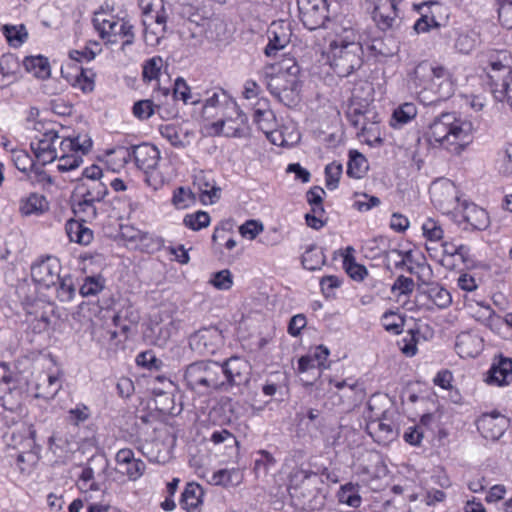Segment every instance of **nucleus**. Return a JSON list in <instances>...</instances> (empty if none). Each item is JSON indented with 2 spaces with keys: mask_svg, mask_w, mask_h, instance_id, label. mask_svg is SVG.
<instances>
[{
  "mask_svg": "<svg viewBox=\"0 0 512 512\" xmlns=\"http://www.w3.org/2000/svg\"><path fill=\"white\" fill-rule=\"evenodd\" d=\"M410 90L424 105H432L449 99L455 91L450 72L443 66L428 61L420 62L410 74Z\"/></svg>",
  "mask_w": 512,
  "mask_h": 512,
  "instance_id": "nucleus-1",
  "label": "nucleus"
},
{
  "mask_svg": "<svg viewBox=\"0 0 512 512\" xmlns=\"http://www.w3.org/2000/svg\"><path fill=\"white\" fill-rule=\"evenodd\" d=\"M473 124L456 113L445 112L429 125L425 138L433 147L460 154L472 142Z\"/></svg>",
  "mask_w": 512,
  "mask_h": 512,
  "instance_id": "nucleus-2",
  "label": "nucleus"
},
{
  "mask_svg": "<svg viewBox=\"0 0 512 512\" xmlns=\"http://www.w3.org/2000/svg\"><path fill=\"white\" fill-rule=\"evenodd\" d=\"M336 38L329 45L328 59L334 72L347 77L363 64L360 34L352 26L334 28Z\"/></svg>",
  "mask_w": 512,
  "mask_h": 512,
  "instance_id": "nucleus-3",
  "label": "nucleus"
},
{
  "mask_svg": "<svg viewBox=\"0 0 512 512\" xmlns=\"http://www.w3.org/2000/svg\"><path fill=\"white\" fill-rule=\"evenodd\" d=\"M299 66L293 63L286 65L285 61L278 65L266 66L263 77L269 92L285 106H295L299 101L300 82L298 79Z\"/></svg>",
  "mask_w": 512,
  "mask_h": 512,
  "instance_id": "nucleus-4",
  "label": "nucleus"
},
{
  "mask_svg": "<svg viewBox=\"0 0 512 512\" xmlns=\"http://www.w3.org/2000/svg\"><path fill=\"white\" fill-rule=\"evenodd\" d=\"M222 367L215 361H197L189 364L184 373L188 388L200 394L223 389Z\"/></svg>",
  "mask_w": 512,
  "mask_h": 512,
  "instance_id": "nucleus-5",
  "label": "nucleus"
},
{
  "mask_svg": "<svg viewBox=\"0 0 512 512\" xmlns=\"http://www.w3.org/2000/svg\"><path fill=\"white\" fill-rule=\"evenodd\" d=\"M66 141L69 142V152H66V172L78 168L83 162V156L92 148V139L87 131V123L77 121L76 127L66 125Z\"/></svg>",
  "mask_w": 512,
  "mask_h": 512,
  "instance_id": "nucleus-6",
  "label": "nucleus"
},
{
  "mask_svg": "<svg viewBox=\"0 0 512 512\" xmlns=\"http://www.w3.org/2000/svg\"><path fill=\"white\" fill-rule=\"evenodd\" d=\"M300 19L309 30L324 27L329 18L327 0H297Z\"/></svg>",
  "mask_w": 512,
  "mask_h": 512,
  "instance_id": "nucleus-7",
  "label": "nucleus"
},
{
  "mask_svg": "<svg viewBox=\"0 0 512 512\" xmlns=\"http://www.w3.org/2000/svg\"><path fill=\"white\" fill-rule=\"evenodd\" d=\"M61 270L62 266L59 259L49 256L32 265L31 276L35 282L45 287L58 285L60 290H64V278L60 275Z\"/></svg>",
  "mask_w": 512,
  "mask_h": 512,
  "instance_id": "nucleus-8",
  "label": "nucleus"
},
{
  "mask_svg": "<svg viewBox=\"0 0 512 512\" xmlns=\"http://www.w3.org/2000/svg\"><path fill=\"white\" fill-rule=\"evenodd\" d=\"M189 345L200 355H213L223 345L222 332L215 326L201 328L189 337Z\"/></svg>",
  "mask_w": 512,
  "mask_h": 512,
  "instance_id": "nucleus-9",
  "label": "nucleus"
},
{
  "mask_svg": "<svg viewBox=\"0 0 512 512\" xmlns=\"http://www.w3.org/2000/svg\"><path fill=\"white\" fill-rule=\"evenodd\" d=\"M222 367V378L224 391L234 385H242L249 381L251 366L248 361L240 357H231L226 360Z\"/></svg>",
  "mask_w": 512,
  "mask_h": 512,
  "instance_id": "nucleus-10",
  "label": "nucleus"
},
{
  "mask_svg": "<svg viewBox=\"0 0 512 512\" xmlns=\"http://www.w3.org/2000/svg\"><path fill=\"white\" fill-rule=\"evenodd\" d=\"M34 135L30 147L33 151L36 162L41 166L51 163L57 157L54 142L59 139L57 131L46 129L43 133Z\"/></svg>",
  "mask_w": 512,
  "mask_h": 512,
  "instance_id": "nucleus-11",
  "label": "nucleus"
},
{
  "mask_svg": "<svg viewBox=\"0 0 512 512\" xmlns=\"http://www.w3.org/2000/svg\"><path fill=\"white\" fill-rule=\"evenodd\" d=\"M399 0H375L372 17L382 31L398 29L401 24L398 5Z\"/></svg>",
  "mask_w": 512,
  "mask_h": 512,
  "instance_id": "nucleus-12",
  "label": "nucleus"
},
{
  "mask_svg": "<svg viewBox=\"0 0 512 512\" xmlns=\"http://www.w3.org/2000/svg\"><path fill=\"white\" fill-rule=\"evenodd\" d=\"M420 18L415 22L413 29L417 34L429 32L433 28H440L445 25L447 15L444 8L437 2L423 4L419 7Z\"/></svg>",
  "mask_w": 512,
  "mask_h": 512,
  "instance_id": "nucleus-13",
  "label": "nucleus"
},
{
  "mask_svg": "<svg viewBox=\"0 0 512 512\" xmlns=\"http://www.w3.org/2000/svg\"><path fill=\"white\" fill-rule=\"evenodd\" d=\"M126 156L133 158L136 166L148 173L157 167L160 160V151L152 144L142 143L127 149L126 155L123 156L124 161H126Z\"/></svg>",
  "mask_w": 512,
  "mask_h": 512,
  "instance_id": "nucleus-14",
  "label": "nucleus"
},
{
  "mask_svg": "<svg viewBox=\"0 0 512 512\" xmlns=\"http://www.w3.org/2000/svg\"><path fill=\"white\" fill-rule=\"evenodd\" d=\"M373 401L374 399L371 398L368 402L369 412L367 414L368 422L366 429L378 443L389 442L396 437L397 433L392 424L384 422L385 412L373 414Z\"/></svg>",
  "mask_w": 512,
  "mask_h": 512,
  "instance_id": "nucleus-15",
  "label": "nucleus"
},
{
  "mask_svg": "<svg viewBox=\"0 0 512 512\" xmlns=\"http://www.w3.org/2000/svg\"><path fill=\"white\" fill-rule=\"evenodd\" d=\"M509 424L510 421L506 416L498 412H492L483 414L477 420V429L484 438L495 441L504 434Z\"/></svg>",
  "mask_w": 512,
  "mask_h": 512,
  "instance_id": "nucleus-16",
  "label": "nucleus"
},
{
  "mask_svg": "<svg viewBox=\"0 0 512 512\" xmlns=\"http://www.w3.org/2000/svg\"><path fill=\"white\" fill-rule=\"evenodd\" d=\"M159 130L162 137L169 141L173 147L178 149L188 147L195 138L194 131L172 124L162 125Z\"/></svg>",
  "mask_w": 512,
  "mask_h": 512,
  "instance_id": "nucleus-17",
  "label": "nucleus"
},
{
  "mask_svg": "<svg viewBox=\"0 0 512 512\" xmlns=\"http://www.w3.org/2000/svg\"><path fill=\"white\" fill-rule=\"evenodd\" d=\"M236 110L238 107L233 105ZM247 123V117L241 111H237L235 119H221L212 124L216 134H224L227 137H242L244 135V126Z\"/></svg>",
  "mask_w": 512,
  "mask_h": 512,
  "instance_id": "nucleus-18",
  "label": "nucleus"
},
{
  "mask_svg": "<svg viewBox=\"0 0 512 512\" xmlns=\"http://www.w3.org/2000/svg\"><path fill=\"white\" fill-rule=\"evenodd\" d=\"M320 484H322L320 476L313 471L300 468L290 474L289 488L295 491L300 489L312 493Z\"/></svg>",
  "mask_w": 512,
  "mask_h": 512,
  "instance_id": "nucleus-19",
  "label": "nucleus"
},
{
  "mask_svg": "<svg viewBox=\"0 0 512 512\" xmlns=\"http://www.w3.org/2000/svg\"><path fill=\"white\" fill-rule=\"evenodd\" d=\"M512 381V359L500 356L488 372L486 382L490 385L505 386Z\"/></svg>",
  "mask_w": 512,
  "mask_h": 512,
  "instance_id": "nucleus-20",
  "label": "nucleus"
},
{
  "mask_svg": "<svg viewBox=\"0 0 512 512\" xmlns=\"http://www.w3.org/2000/svg\"><path fill=\"white\" fill-rule=\"evenodd\" d=\"M121 22L116 20L112 15L105 12H96L93 17V25L99 32L102 39H107L111 43L117 42V32L121 26Z\"/></svg>",
  "mask_w": 512,
  "mask_h": 512,
  "instance_id": "nucleus-21",
  "label": "nucleus"
},
{
  "mask_svg": "<svg viewBox=\"0 0 512 512\" xmlns=\"http://www.w3.org/2000/svg\"><path fill=\"white\" fill-rule=\"evenodd\" d=\"M483 348V340L476 334L462 332L456 337L455 349L462 358L476 357Z\"/></svg>",
  "mask_w": 512,
  "mask_h": 512,
  "instance_id": "nucleus-22",
  "label": "nucleus"
},
{
  "mask_svg": "<svg viewBox=\"0 0 512 512\" xmlns=\"http://www.w3.org/2000/svg\"><path fill=\"white\" fill-rule=\"evenodd\" d=\"M194 187L197 188L200 201L204 204H213L220 198L221 189L216 186L214 180H210L203 173L195 177Z\"/></svg>",
  "mask_w": 512,
  "mask_h": 512,
  "instance_id": "nucleus-23",
  "label": "nucleus"
},
{
  "mask_svg": "<svg viewBox=\"0 0 512 512\" xmlns=\"http://www.w3.org/2000/svg\"><path fill=\"white\" fill-rule=\"evenodd\" d=\"M432 201L440 209L449 210L457 201L454 187L449 182L434 183L430 190Z\"/></svg>",
  "mask_w": 512,
  "mask_h": 512,
  "instance_id": "nucleus-24",
  "label": "nucleus"
},
{
  "mask_svg": "<svg viewBox=\"0 0 512 512\" xmlns=\"http://www.w3.org/2000/svg\"><path fill=\"white\" fill-rule=\"evenodd\" d=\"M269 42L264 49L266 56L271 57L285 48L289 43V34L285 31L281 24L272 23L268 30Z\"/></svg>",
  "mask_w": 512,
  "mask_h": 512,
  "instance_id": "nucleus-25",
  "label": "nucleus"
},
{
  "mask_svg": "<svg viewBox=\"0 0 512 512\" xmlns=\"http://www.w3.org/2000/svg\"><path fill=\"white\" fill-rule=\"evenodd\" d=\"M462 217L472 230H484L489 226L487 212L473 203L464 204Z\"/></svg>",
  "mask_w": 512,
  "mask_h": 512,
  "instance_id": "nucleus-26",
  "label": "nucleus"
},
{
  "mask_svg": "<svg viewBox=\"0 0 512 512\" xmlns=\"http://www.w3.org/2000/svg\"><path fill=\"white\" fill-rule=\"evenodd\" d=\"M83 221L70 219L66 223V235L70 242L88 245L93 240V231L85 226Z\"/></svg>",
  "mask_w": 512,
  "mask_h": 512,
  "instance_id": "nucleus-27",
  "label": "nucleus"
},
{
  "mask_svg": "<svg viewBox=\"0 0 512 512\" xmlns=\"http://www.w3.org/2000/svg\"><path fill=\"white\" fill-rule=\"evenodd\" d=\"M203 489L199 484L186 485L180 500V505L187 512L196 510L202 503Z\"/></svg>",
  "mask_w": 512,
  "mask_h": 512,
  "instance_id": "nucleus-28",
  "label": "nucleus"
},
{
  "mask_svg": "<svg viewBox=\"0 0 512 512\" xmlns=\"http://www.w3.org/2000/svg\"><path fill=\"white\" fill-rule=\"evenodd\" d=\"M511 73V57L507 52H502L490 60L489 78L490 74H494L496 81L501 82L503 78L512 76Z\"/></svg>",
  "mask_w": 512,
  "mask_h": 512,
  "instance_id": "nucleus-29",
  "label": "nucleus"
},
{
  "mask_svg": "<svg viewBox=\"0 0 512 512\" xmlns=\"http://www.w3.org/2000/svg\"><path fill=\"white\" fill-rule=\"evenodd\" d=\"M495 78L496 75L490 74V86L494 98L499 102H507L510 106L512 102V76L503 78L501 82H497Z\"/></svg>",
  "mask_w": 512,
  "mask_h": 512,
  "instance_id": "nucleus-30",
  "label": "nucleus"
},
{
  "mask_svg": "<svg viewBox=\"0 0 512 512\" xmlns=\"http://www.w3.org/2000/svg\"><path fill=\"white\" fill-rule=\"evenodd\" d=\"M424 293L428 299L432 301V303L439 309H445L452 303L450 292L437 283L430 284Z\"/></svg>",
  "mask_w": 512,
  "mask_h": 512,
  "instance_id": "nucleus-31",
  "label": "nucleus"
},
{
  "mask_svg": "<svg viewBox=\"0 0 512 512\" xmlns=\"http://www.w3.org/2000/svg\"><path fill=\"white\" fill-rule=\"evenodd\" d=\"M172 326V322L168 324L154 323L147 329L145 336L150 339L151 343L164 346L172 335Z\"/></svg>",
  "mask_w": 512,
  "mask_h": 512,
  "instance_id": "nucleus-32",
  "label": "nucleus"
},
{
  "mask_svg": "<svg viewBox=\"0 0 512 512\" xmlns=\"http://www.w3.org/2000/svg\"><path fill=\"white\" fill-rule=\"evenodd\" d=\"M243 474L240 469H221L212 475V482L221 486H237L242 482Z\"/></svg>",
  "mask_w": 512,
  "mask_h": 512,
  "instance_id": "nucleus-33",
  "label": "nucleus"
},
{
  "mask_svg": "<svg viewBox=\"0 0 512 512\" xmlns=\"http://www.w3.org/2000/svg\"><path fill=\"white\" fill-rule=\"evenodd\" d=\"M173 98L182 100L185 104L196 105L201 102L199 94H193L186 81L179 77L175 80L173 87Z\"/></svg>",
  "mask_w": 512,
  "mask_h": 512,
  "instance_id": "nucleus-34",
  "label": "nucleus"
},
{
  "mask_svg": "<svg viewBox=\"0 0 512 512\" xmlns=\"http://www.w3.org/2000/svg\"><path fill=\"white\" fill-rule=\"evenodd\" d=\"M47 208V201L42 195L32 193L21 201L20 211L23 215L40 214Z\"/></svg>",
  "mask_w": 512,
  "mask_h": 512,
  "instance_id": "nucleus-35",
  "label": "nucleus"
},
{
  "mask_svg": "<svg viewBox=\"0 0 512 512\" xmlns=\"http://www.w3.org/2000/svg\"><path fill=\"white\" fill-rule=\"evenodd\" d=\"M368 114L369 111L364 107L352 103L347 111V118L351 125L364 134L368 131Z\"/></svg>",
  "mask_w": 512,
  "mask_h": 512,
  "instance_id": "nucleus-36",
  "label": "nucleus"
},
{
  "mask_svg": "<svg viewBox=\"0 0 512 512\" xmlns=\"http://www.w3.org/2000/svg\"><path fill=\"white\" fill-rule=\"evenodd\" d=\"M416 115V106L413 103H404L393 112L391 125L394 128L401 127L414 119Z\"/></svg>",
  "mask_w": 512,
  "mask_h": 512,
  "instance_id": "nucleus-37",
  "label": "nucleus"
},
{
  "mask_svg": "<svg viewBox=\"0 0 512 512\" xmlns=\"http://www.w3.org/2000/svg\"><path fill=\"white\" fill-rule=\"evenodd\" d=\"M367 160L366 158L357 151H350L349 161L347 164V174L349 177L359 179L367 171Z\"/></svg>",
  "mask_w": 512,
  "mask_h": 512,
  "instance_id": "nucleus-38",
  "label": "nucleus"
},
{
  "mask_svg": "<svg viewBox=\"0 0 512 512\" xmlns=\"http://www.w3.org/2000/svg\"><path fill=\"white\" fill-rule=\"evenodd\" d=\"M325 263V255L315 245L309 246L302 255V265L307 270H317Z\"/></svg>",
  "mask_w": 512,
  "mask_h": 512,
  "instance_id": "nucleus-39",
  "label": "nucleus"
},
{
  "mask_svg": "<svg viewBox=\"0 0 512 512\" xmlns=\"http://www.w3.org/2000/svg\"><path fill=\"white\" fill-rule=\"evenodd\" d=\"M132 110L134 116L140 120H146L155 113L164 118L162 114V107L160 105H155L152 100H139L134 103Z\"/></svg>",
  "mask_w": 512,
  "mask_h": 512,
  "instance_id": "nucleus-40",
  "label": "nucleus"
},
{
  "mask_svg": "<svg viewBox=\"0 0 512 512\" xmlns=\"http://www.w3.org/2000/svg\"><path fill=\"white\" fill-rule=\"evenodd\" d=\"M23 63L26 70L38 78L44 79L50 74L48 60L42 56L26 57Z\"/></svg>",
  "mask_w": 512,
  "mask_h": 512,
  "instance_id": "nucleus-41",
  "label": "nucleus"
},
{
  "mask_svg": "<svg viewBox=\"0 0 512 512\" xmlns=\"http://www.w3.org/2000/svg\"><path fill=\"white\" fill-rule=\"evenodd\" d=\"M207 97L203 105V115L207 118L213 117L212 109L220 107L227 102V95L222 89L206 92Z\"/></svg>",
  "mask_w": 512,
  "mask_h": 512,
  "instance_id": "nucleus-42",
  "label": "nucleus"
},
{
  "mask_svg": "<svg viewBox=\"0 0 512 512\" xmlns=\"http://www.w3.org/2000/svg\"><path fill=\"white\" fill-rule=\"evenodd\" d=\"M2 32L8 43L13 47L21 46L28 38V33L24 25H4Z\"/></svg>",
  "mask_w": 512,
  "mask_h": 512,
  "instance_id": "nucleus-43",
  "label": "nucleus"
},
{
  "mask_svg": "<svg viewBox=\"0 0 512 512\" xmlns=\"http://www.w3.org/2000/svg\"><path fill=\"white\" fill-rule=\"evenodd\" d=\"M95 201L87 193L84 195L83 200L78 203H72V211L75 216L79 217L80 221L85 222L86 218H94L96 216V209L94 207Z\"/></svg>",
  "mask_w": 512,
  "mask_h": 512,
  "instance_id": "nucleus-44",
  "label": "nucleus"
},
{
  "mask_svg": "<svg viewBox=\"0 0 512 512\" xmlns=\"http://www.w3.org/2000/svg\"><path fill=\"white\" fill-rule=\"evenodd\" d=\"M90 417V408L83 403H78L68 411L66 415V424L79 427L81 424L89 420Z\"/></svg>",
  "mask_w": 512,
  "mask_h": 512,
  "instance_id": "nucleus-45",
  "label": "nucleus"
},
{
  "mask_svg": "<svg viewBox=\"0 0 512 512\" xmlns=\"http://www.w3.org/2000/svg\"><path fill=\"white\" fill-rule=\"evenodd\" d=\"M94 77L95 73L92 70L81 67V72L75 76L72 85L81 89L84 93L92 92L94 90Z\"/></svg>",
  "mask_w": 512,
  "mask_h": 512,
  "instance_id": "nucleus-46",
  "label": "nucleus"
},
{
  "mask_svg": "<svg viewBox=\"0 0 512 512\" xmlns=\"http://www.w3.org/2000/svg\"><path fill=\"white\" fill-rule=\"evenodd\" d=\"M13 162L15 167L21 172L27 173L32 170L36 173L38 172L37 164L39 163L33 160L25 151L20 150L13 152Z\"/></svg>",
  "mask_w": 512,
  "mask_h": 512,
  "instance_id": "nucleus-47",
  "label": "nucleus"
},
{
  "mask_svg": "<svg viewBox=\"0 0 512 512\" xmlns=\"http://www.w3.org/2000/svg\"><path fill=\"white\" fill-rule=\"evenodd\" d=\"M253 119L254 122L258 125L259 129L268 134L274 126L275 116L274 113L269 109H256L254 111Z\"/></svg>",
  "mask_w": 512,
  "mask_h": 512,
  "instance_id": "nucleus-48",
  "label": "nucleus"
},
{
  "mask_svg": "<svg viewBox=\"0 0 512 512\" xmlns=\"http://www.w3.org/2000/svg\"><path fill=\"white\" fill-rule=\"evenodd\" d=\"M14 66H17V62L12 55H4L0 58V88L4 87L7 81L14 76Z\"/></svg>",
  "mask_w": 512,
  "mask_h": 512,
  "instance_id": "nucleus-49",
  "label": "nucleus"
},
{
  "mask_svg": "<svg viewBox=\"0 0 512 512\" xmlns=\"http://www.w3.org/2000/svg\"><path fill=\"white\" fill-rule=\"evenodd\" d=\"M339 501L351 507H358L361 504V497L351 483L341 487L339 494Z\"/></svg>",
  "mask_w": 512,
  "mask_h": 512,
  "instance_id": "nucleus-50",
  "label": "nucleus"
},
{
  "mask_svg": "<svg viewBox=\"0 0 512 512\" xmlns=\"http://www.w3.org/2000/svg\"><path fill=\"white\" fill-rule=\"evenodd\" d=\"M210 223V216L207 212L198 211L194 214H188L184 217V224L194 231L205 228Z\"/></svg>",
  "mask_w": 512,
  "mask_h": 512,
  "instance_id": "nucleus-51",
  "label": "nucleus"
},
{
  "mask_svg": "<svg viewBox=\"0 0 512 512\" xmlns=\"http://www.w3.org/2000/svg\"><path fill=\"white\" fill-rule=\"evenodd\" d=\"M257 457L254 462V471L257 475H266L268 470L274 466V457L266 450H260L257 452Z\"/></svg>",
  "mask_w": 512,
  "mask_h": 512,
  "instance_id": "nucleus-52",
  "label": "nucleus"
},
{
  "mask_svg": "<svg viewBox=\"0 0 512 512\" xmlns=\"http://www.w3.org/2000/svg\"><path fill=\"white\" fill-rule=\"evenodd\" d=\"M422 231L427 241H441L444 236L442 227L434 219H427L422 224Z\"/></svg>",
  "mask_w": 512,
  "mask_h": 512,
  "instance_id": "nucleus-53",
  "label": "nucleus"
},
{
  "mask_svg": "<svg viewBox=\"0 0 512 512\" xmlns=\"http://www.w3.org/2000/svg\"><path fill=\"white\" fill-rule=\"evenodd\" d=\"M342 170V165L336 162H332L325 167L326 187L329 190H334L338 187Z\"/></svg>",
  "mask_w": 512,
  "mask_h": 512,
  "instance_id": "nucleus-54",
  "label": "nucleus"
},
{
  "mask_svg": "<svg viewBox=\"0 0 512 512\" xmlns=\"http://www.w3.org/2000/svg\"><path fill=\"white\" fill-rule=\"evenodd\" d=\"M403 318L395 312L387 311L382 316V324L385 330L394 334L401 333L403 326Z\"/></svg>",
  "mask_w": 512,
  "mask_h": 512,
  "instance_id": "nucleus-55",
  "label": "nucleus"
},
{
  "mask_svg": "<svg viewBox=\"0 0 512 512\" xmlns=\"http://www.w3.org/2000/svg\"><path fill=\"white\" fill-rule=\"evenodd\" d=\"M104 288V280L101 277H87L80 287L83 296H93Z\"/></svg>",
  "mask_w": 512,
  "mask_h": 512,
  "instance_id": "nucleus-56",
  "label": "nucleus"
},
{
  "mask_svg": "<svg viewBox=\"0 0 512 512\" xmlns=\"http://www.w3.org/2000/svg\"><path fill=\"white\" fill-rule=\"evenodd\" d=\"M218 290H228L233 284L232 274L229 270H221L213 274L209 281Z\"/></svg>",
  "mask_w": 512,
  "mask_h": 512,
  "instance_id": "nucleus-57",
  "label": "nucleus"
},
{
  "mask_svg": "<svg viewBox=\"0 0 512 512\" xmlns=\"http://www.w3.org/2000/svg\"><path fill=\"white\" fill-rule=\"evenodd\" d=\"M498 17L501 24L512 30V0H498Z\"/></svg>",
  "mask_w": 512,
  "mask_h": 512,
  "instance_id": "nucleus-58",
  "label": "nucleus"
},
{
  "mask_svg": "<svg viewBox=\"0 0 512 512\" xmlns=\"http://www.w3.org/2000/svg\"><path fill=\"white\" fill-rule=\"evenodd\" d=\"M392 46H388L384 43L382 39H375L372 41L371 50L375 52V54L383 56V57H391L398 51V46L394 42L393 39H388Z\"/></svg>",
  "mask_w": 512,
  "mask_h": 512,
  "instance_id": "nucleus-59",
  "label": "nucleus"
},
{
  "mask_svg": "<svg viewBox=\"0 0 512 512\" xmlns=\"http://www.w3.org/2000/svg\"><path fill=\"white\" fill-rule=\"evenodd\" d=\"M476 44L475 38L470 35L469 33H459L456 40H455V49L463 54L470 53Z\"/></svg>",
  "mask_w": 512,
  "mask_h": 512,
  "instance_id": "nucleus-60",
  "label": "nucleus"
},
{
  "mask_svg": "<svg viewBox=\"0 0 512 512\" xmlns=\"http://www.w3.org/2000/svg\"><path fill=\"white\" fill-rule=\"evenodd\" d=\"M145 468V463L142 460L138 459L136 461H132V463L129 465H125L119 468V471L122 474L127 475L130 480L135 481L142 476Z\"/></svg>",
  "mask_w": 512,
  "mask_h": 512,
  "instance_id": "nucleus-61",
  "label": "nucleus"
},
{
  "mask_svg": "<svg viewBox=\"0 0 512 512\" xmlns=\"http://www.w3.org/2000/svg\"><path fill=\"white\" fill-rule=\"evenodd\" d=\"M194 199L192 191L179 187L174 191L172 202L177 208H186Z\"/></svg>",
  "mask_w": 512,
  "mask_h": 512,
  "instance_id": "nucleus-62",
  "label": "nucleus"
},
{
  "mask_svg": "<svg viewBox=\"0 0 512 512\" xmlns=\"http://www.w3.org/2000/svg\"><path fill=\"white\" fill-rule=\"evenodd\" d=\"M263 231L262 223L256 220H248L240 226L239 232L243 237L254 239L256 236Z\"/></svg>",
  "mask_w": 512,
  "mask_h": 512,
  "instance_id": "nucleus-63",
  "label": "nucleus"
},
{
  "mask_svg": "<svg viewBox=\"0 0 512 512\" xmlns=\"http://www.w3.org/2000/svg\"><path fill=\"white\" fill-rule=\"evenodd\" d=\"M94 472L90 467L83 468L79 475V487L82 490H99V487L94 482Z\"/></svg>",
  "mask_w": 512,
  "mask_h": 512,
  "instance_id": "nucleus-64",
  "label": "nucleus"
}]
</instances>
